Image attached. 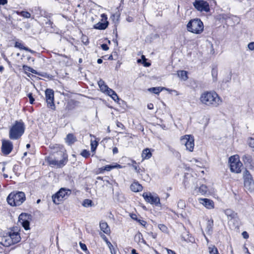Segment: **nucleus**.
<instances>
[{
    "instance_id": "obj_45",
    "label": "nucleus",
    "mask_w": 254,
    "mask_h": 254,
    "mask_svg": "<svg viewBox=\"0 0 254 254\" xmlns=\"http://www.w3.org/2000/svg\"><path fill=\"white\" fill-rule=\"evenodd\" d=\"M111 18L115 22H116V21H118L119 19V15H116L115 14H113L111 17Z\"/></svg>"
},
{
    "instance_id": "obj_55",
    "label": "nucleus",
    "mask_w": 254,
    "mask_h": 254,
    "mask_svg": "<svg viewBox=\"0 0 254 254\" xmlns=\"http://www.w3.org/2000/svg\"><path fill=\"white\" fill-rule=\"evenodd\" d=\"M7 0H0V5H4L7 3Z\"/></svg>"
},
{
    "instance_id": "obj_56",
    "label": "nucleus",
    "mask_w": 254,
    "mask_h": 254,
    "mask_svg": "<svg viewBox=\"0 0 254 254\" xmlns=\"http://www.w3.org/2000/svg\"><path fill=\"white\" fill-rule=\"evenodd\" d=\"M242 236L245 239H248L249 238V234L245 231L242 233Z\"/></svg>"
},
{
    "instance_id": "obj_1",
    "label": "nucleus",
    "mask_w": 254,
    "mask_h": 254,
    "mask_svg": "<svg viewBox=\"0 0 254 254\" xmlns=\"http://www.w3.org/2000/svg\"><path fill=\"white\" fill-rule=\"evenodd\" d=\"M200 103L208 107H217L221 104L222 100L215 91H205L199 97Z\"/></svg>"
},
{
    "instance_id": "obj_62",
    "label": "nucleus",
    "mask_w": 254,
    "mask_h": 254,
    "mask_svg": "<svg viewBox=\"0 0 254 254\" xmlns=\"http://www.w3.org/2000/svg\"><path fill=\"white\" fill-rule=\"evenodd\" d=\"M147 107L149 109L151 110L153 108V105L151 103L149 104L147 106Z\"/></svg>"
},
{
    "instance_id": "obj_38",
    "label": "nucleus",
    "mask_w": 254,
    "mask_h": 254,
    "mask_svg": "<svg viewBox=\"0 0 254 254\" xmlns=\"http://www.w3.org/2000/svg\"><path fill=\"white\" fill-rule=\"evenodd\" d=\"M213 220H208L207 221V229L208 230V231H211V229L212 228V226H213Z\"/></svg>"
},
{
    "instance_id": "obj_23",
    "label": "nucleus",
    "mask_w": 254,
    "mask_h": 254,
    "mask_svg": "<svg viewBox=\"0 0 254 254\" xmlns=\"http://www.w3.org/2000/svg\"><path fill=\"white\" fill-rule=\"evenodd\" d=\"M130 216L132 219L136 221L141 226H142L143 227L145 226V225L146 224V221H145L144 220H143L140 218H138L137 216L135 214H130Z\"/></svg>"
},
{
    "instance_id": "obj_53",
    "label": "nucleus",
    "mask_w": 254,
    "mask_h": 254,
    "mask_svg": "<svg viewBox=\"0 0 254 254\" xmlns=\"http://www.w3.org/2000/svg\"><path fill=\"white\" fill-rule=\"evenodd\" d=\"M101 47H102V49L104 50V51H107L109 49V47H108V46L105 44H102L101 45Z\"/></svg>"
},
{
    "instance_id": "obj_47",
    "label": "nucleus",
    "mask_w": 254,
    "mask_h": 254,
    "mask_svg": "<svg viewBox=\"0 0 254 254\" xmlns=\"http://www.w3.org/2000/svg\"><path fill=\"white\" fill-rule=\"evenodd\" d=\"M248 47L251 51L254 50V42L250 43L248 45Z\"/></svg>"
},
{
    "instance_id": "obj_52",
    "label": "nucleus",
    "mask_w": 254,
    "mask_h": 254,
    "mask_svg": "<svg viewBox=\"0 0 254 254\" xmlns=\"http://www.w3.org/2000/svg\"><path fill=\"white\" fill-rule=\"evenodd\" d=\"M166 90H167V91H168L169 92H174L175 93H176V94L177 95H179V94L178 93V91H177L176 90H171V89H167L166 88Z\"/></svg>"
},
{
    "instance_id": "obj_34",
    "label": "nucleus",
    "mask_w": 254,
    "mask_h": 254,
    "mask_svg": "<svg viewBox=\"0 0 254 254\" xmlns=\"http://www.w3.org/2000/svg\"><path fill=\"white\" fill-rule=\"evenodd\" d=\"M23 228L26 230L29 229V222L28 220L25 221H22V222L20 223Z\"/></svg>"
},
{
    "instance_id": "obj_2",
    "label": "nucleus",
    "mask_w": 254,
    "mask_h": 254,
    "mask_svg": "<svg viewBox=\"0 0 254 254\" xmlns=\"http://www.w3.org/2000/svg\"><path fill=\"white\" fill-rule=\"evenodd\" d=\"M59 156L53 157L49 156L46 158V160L49 165L57 168H62L67 163L68 158L67 155L63 152H60L58 154Z\"/></svg>"
},
{
    "instance_id": "obj_17",
    "label": "nucleus",
    "mask_w": 254,
    "mask_h": 254,
    "mask_svg": "<svg viewBox=\"0 0 254 254\" xmlns=\"http://www.w3.org/2000/svg\"><path fill=\"white\" fill-rule=\"evenodd\" d=\"M199 202L208 209H212L214 207V203L212 200L207 198L199 199Z\"/></svg>"
},
{
    "instance_id": "obj_33",
    "label": "nucleus",
    "mask_w": 254,
    "mask_h": 254,
    "mask_svg": "<svg viewBox=\"0 0 254 254\" xmlns=\"http://www.w3.org/2000/svg\"><path fill=\"white\" fill-rule=\"evenodd\" d=\"M107 245L110 250L111 254H116V250L110 242H107Z\"/></svg>"
},
{
    "instance_id": "obj_13",
    "label": "nucleus",
    "mask_w": 254,
    "mask_h": 254,
    "mask_svg": "<svg viewBox=\"0 0 254 254\" xmlns=\"http://www.w3.org/2000/svg\"><path fill=\"white\" fill-rule=\"evenodd\" d=\"M102 17L101 21L99 22L94 25V28L97 29L104 30L108 26L109 22L107 21V16L105 14H102L101 15Z\"/></svg>"
},
{
    "instance_id": "obj_39",
    "label": "nucleus",
    "mask_w": 254,
    "mask_h": 254,
    "mask_svg": "<svg viewBox=\"0 0 254 254\" xmlns=\"http://www.w3.org/2000/svg\"><path fill=\"white\" fill-rule=\"evenodd\" d=\"M81 155L85 157V158H87L89 157V155H90V153H89V151H87L86 150H83L81 153Z\"/></svg>"
},
{
    "instance_id": "obj_44",
    "label": "nucleus",
    "mask_w": 254,
    "mask_h": 254,
    "mask_svg": "<svg viewBox=\"0 0 254 254\" xmlns=\"http://www.w3.org/2000/svg\"><path fill=\"white\" fill-rule=\"evenodd\" d=\"M212 75L213 77V80L214 81H216L217 76V71L214 69H213L212 70Z\"/></svg>"
},
{
    "instance_id": "obj_43",
    "label": "nucleus",
    "mask_w": 254,
    "mask_h": 254,
    "mask_svg": "<svg viewBox=\"0 0 254 254\" xmlns=\"http://www.w3.org/2000/svg\"><path fill=\"white\" fill-rule=\"evenodd\" d=\"M15 47L23 50H24V48H25V47H24L21 43L18 42H15Z\"/></svg>"
},
{
    "instance_id": "obj_64",
    "label": "nucleus",
    "mask_w": 254,
    "mask_h": 254,
    "mask_svg": "<svg viewBox=\"0 0 254 254\" xmlns=\"http://www.w3.org/2000/svg\"><path fill=\"white\" fill-rule=\"evenodd\" d=\"M131 254H138L136 252V250L135 249H132L131 250Z\"/></svg>"
},
{
    "instance_id": "obj_49",
    "label": "nucleus",
    "mask_w": 254,
    "mask_h": 254,
    "mask_svg": "<svg viewBox=\"0 0 254 254\" xmlns=\"http://www.w3.org/2000/svg\"><path fill=\"white\" fill-rule=\"evenodd\" d=\"M116 125L118 127H120V128H122V129H125V127L122 123H121L119 122H117Z\"/></svg>"
},
{
    "instance_id": "obj_18",
    "label": "nucleus",
    "mask_w": 254,
    "mask_h": 254,
    "mask_svg": "<svg viewBox=\"0 0 254 254\" xmlns=\"http://www.w3.org/2000/svg\"><path fill=\"white\" fill-rule=\"evenodd\" d=\"M8 233L11 238V240L12 242H13V244H16L20 241L21 237L18 232H10Z\"/></svg>"
},
{
    "instance_id": "obj_46",
    "label": "nucleus",
    "mask_w": 254,
    "mask_h": 254,
    "mask_svg": "<svg viewBox=\"0 0 254 254\" xmlns=\"http://www.w3.org/2000/svg\"><path fill=\"white\" fill-rule=\"evenodd\" d=\"M115 102H118L119 100V98L116 93H115L110 96Z\"/></svg>"
},
{
    "instance_id": "obj_8",
    "label": "nucleus",
    "mask_w": 254,
    "mask_h": 254,
    "mask_svg": "<svg viewBox=\"0 0 254 254\" xmlns=\"http://www.w3.org/2000/svg\"><path fill=\"white\" fill-rule=\"evenodd\" d=\"M180 142L182 145L186 146V149L192 152L194 148V137L191 135H185L181 137Z\"/></svg>"
},
{
    "instance_id": "obj_28",
    "label": "nucleus",
    "mask_w": 254,
    "mask_h": 254,
    "mask_svg": "<svg viewBox=\"0 0 254 254\" xmlns=\"http://www.w3.org/2000/svg\"><path fill=\"white\" fill-rule=\"evenodd\" d=\"M16 14L18 15H20L22 16V17L26 18H29L31 17V13L28 11H14Z\"/></svg>"
},
{
    "instance_id": "obj_41",
    "label": "nucleus",
    "mask_w": 254,
    "mask_h": 254,
    "mask_svg": "<svg viewBox=\"0 0 254 254\" xmlns=\"http://www.w3.org/2000/svg\"><path fill=\"white\" fill-rule=\"evenodd\" d=\"M114 169V167H113V166H111V165H106V166L101 168L102 170L107 171H109L111 169Z\"/></svg>"
},
{
    "instance_id": "obj_36",
    "label": "nucleus",
    "mask_w": 254,
    "mask_h": 254,
    "mask_svg": "<svg viewBox=\"0 0 254 254\" xmlns=\"http://www.w3.org/2000/svg\"><path fill=\"white\" fill-rule=\"evenodd\" d=\"M225 213L228 216H230L231 218H233L235 216V214L231 209H227L225 210Z\"/></svg>"
},
{
    "instance_id": "obj_30",
    "label": "nucleus",
    "mask_w": 254,
    "mask_h": 254,
    "mask_svg": "<svg viewBox=\"0 0 254 254\" xmlns=\"http://www.w3.org/2000/svg\"><path fill=\"white\" fill-rule=\"evenodd\" d=\"M29 215L26 213H21L18 217L19 223L22 222V221H25L28 220Z\"/></svg>"
},
{
    "instance_id": "obj_35",
    "label": "nucleus",
    "mask_w": 254,
    "mask_h": 254,
    "mask_svg": "<svg viewBox=\"0 0 254 254\" xmlns=\"http://www.w3.org/2000/svg\"><path fill=\"white\" fill-rule=\"evenodd\" d=\"M92 202L91 200L86 199L83 201L82 205L84 207H89L91 206Z\"/></svg>"
},
{
    "instance_id": "obj_27",
    "label": "nucleus",
    "mask_w": 254,
    "mask_h": 254,
    "mask_svg": "<svg viewBox=\"0 0 254 254\" xmlns=\"http://www.w3.org/2000/svg\"><path fill=\"white\" fill-rule=\"evenodd\" d=\"M98 85L100 88V90L103 92H105L106 90H107V89H108V87L107 85L105 84L104 81L102 80V79H100L98 82Z\"/></svg>"
},
{
    "instance_id": "obj_25",
    "label": "nucleus",
    "mask_w": 254,
    "mask_h": 254,
    "mask_svg": "<svg viewBox=\"0 0 254 254\" xmlns=\"http://www.w3.org/2000/svg\"><path fill=\"white\" fill-rule=\"evenodd\" d=\"M76 141V138L72 134H68L66 138V142L69 145L73 143Z\"/></svg>"
},
{
    "instance_id": "obj_48",
    "label": "nucleus",
    "mask_w": 254,
    "mask_h": 254,
    "mask_svg": "<svg viewBox=\"0 0 254 254\" xmlns=\"http://www.w3.org/2000/svg\"><path fill=\"white\" fill-rule=\"evenodd\" d=\"M28 97H29V100H30V103L31 104H33L34 101V98L32 97V93H29V94H28Z\"/></svg>"
},
{
    "instance_id": "obj_3",
    "label": "nucleus",
    "mask_w": 254,
    "mask_h": 254,
    "mask_svg": "<svg viewBox=\"0 0 254 254\" xmlns=\"http://www.w3.org/2000/svg\"><path fill=\"white\" fill-rule=\"evenodd\" d=\"M26 199L25 193L22 191H14L9 194L6 200L7 203L12 206H19Z\"/></svg>"
},
{
    "instance_id": "obj_31",
    "label": "nucleus",
    "mask_w": 254,
    "mask_h": 254,
    "mask_svg": "<svg viewBox=\"0 0 254 254\" xmlns=\"http://www.w3.org/2000/svg\"><path fill=\"white\" fill-rule=\"evenodd\" d=\"M135 239L138 242H141L144 244H146V242L142 238V235L141 233L138 232L135 236Z\"/></svg>"
},
{
    "instance_id": "obj_4",
    "label": "nucleus",
    "mask_w": 254,
    "mask_h": 254,
    "mask_svg": "<svg viewBox=\"0 0 254 254\" xmlns=\"http://www.w3.org/2000/svg\"><path fill=\"white\" fill-rule=\"evenodd\" d=\"M24 124L22 121H16L9 129V137L11 139H17L24 133Z\"/></svg>"
},
{
    "instance_id": "obj_51",
    "label": "nucleus",
    "mask_w": 254,
    "mask_h": 254,
    "mask_svg": "<svg viewBox=\"0 0 254 254\" xmlns=\"http://www.w3.org/2000/svg\"><path fill=\"white\" fill-rule=\"evenodd\" d=\"M23 69L25 71H29L30 72V70H31V67H29V66H28L27 65H24L23 66Z\"/></svg>"
},
{
    "instance_id": "obj_40",
    "label": "nucleus",
    "mask_w": 254,
    "mask_h": 254,
    "mask_svg": "<svg viewBox=\"0 0 254 254\" xmlns=\"http://www.w3.org/2000/svg\"><path fill=\"white\" fill-rule=\"evenodd\" d=\"M178 206L183 209L185 207V202L182 200H179L178 203Z\"/></svg>"
},
{
    "instance_id": "obj_29",
    "label": "nucleus",
    "mask_w": 254,
    "mask_h": 254,
    "mask_svg": "<svg viewBox=\"0 0 254 254\" xmlns=\"http://www.w3.org/2000/svg\"><path fill=\"white\" fill-rule=\"evenodd\" d=\"M242 159L245 164H250L252 161V157L249 154L244 155L242 157Z\"/></svg>"
},
{
    "instance_id": "obj_5",
    "label": "nucleus",
    "mask_w": 254,
    "mask_h": 254,
    "mask_svg": "<svg viewBox=\"0 0 254 254\" xmlns=\"http://www.w3.org/2000/svg\"><path fill=\"white\" fill-rule=\"evenodd\" d=\"M187 28L188 31L191 33L200 34L203 31L204 25L200 19L196 18L191 19L188 22Z\"/></svg>"
},
{
    "instance_id": "obj_9",
    "label": "nucleus",
    "mask_w": 254,
    "mask_h": 254,
    "mask_svg": "<svg viewBox=\"0 0 254 254\" xmlns=\"http://www.w3.org/2000/svg\"><path fill=\"white\" fill-rule=\"evenodd\" d=\"M193 5L198 11L208 12L209 11V5L207 2L202 0H196Z\"/></svg>"
},
{
    "instance_id": "obj_20",
    "label": "nucleus",
    "mask_w": 254,
    "mask_h": 254,
    "mask_svg": "<svg viewBox=\"0 0 254 254\" xmlns=\"http://www.w3.org/2000/svg\"><path fill=\"white\" fill-rule=\"evenodd\" d=\"M100 228L101 231L106 234L110 233V229L108 224L105 222L101 221L100 223Z\"/></svg>"
},
{
    "instance_id": "obj_14",
    "label": "nucleus",
    "mask_w": 254,
    "mask_h": 254,
    "mask_svg": "<svg viewBox=\"0 0 254 254\" xmlns=\"http://www.w3.org/2000/svg\"><path fill=\"white\" fill-rule=\"evenodd\" d=\"M13 145L11 141L9 140H3L2 142L1 150L4 154L7 155L10 153L12 149Z\"/></svg>"
},
{
    "instance_id": "obj_7",
    "label": "nucleus",
    "mask_w": 254,
    "mask_h": 254,
    "mask_svg": "<svg viewBox=\"0 0 254 254\" xmlns=\"http://www.w3.org/2000/svg\"><path fill=\"white\" fill-rule=\"evenodd\" d=\"M71 193V190L65 188H61L58 192L52 196L53 202L56 204H60Z\"/></svg>"
},
{
    "instance_id": "obj_26",
    "label": "nucleus",
    "mask_w": 254,
    "mask_h": 254,
    "mask_svg": "<svg viewBox=\"0 0 254 254\" xmlns=\"http://www.w3.org/2000/svg\"><path fill=\"white\" fill-rule=\"evenodd\" d=\"M178 76L182 80L186 81L188 79L187 72L185 70H181L178 72Z\"/></svg>"
},
{
    "instance_id": "obj_54",
    "label": "nucleus",
    "mask_w": 254,
    "mask_h": 254,
    "mask_svg": "<svg viewBox=\"0 0 254 254\" xmlns=\"http://www.w3.org/2000/svg\"><path fill=\"white\" fill-rule=\"evenodd\" d=\"M101 238H102V239H103V240L106 242V244H107V242H110L108 241V240L107 238L106 237V236L105 235H104V234H101Z\"/></svg>"
},
{
    "instance_id": "obj_59",
    "label": "nucleus",
    "mask_w": 254,
    "mask_h": 254,
    "mask_svg": "<svg viewBox=\"0 0 254 254\" xmlns=\"http://www.w3.org/2000/svg\"><path fill=\"white\" fill-rule=\"evenodd\" d=\"M114 169V168H123V166L119 164H116V165H113Z\"/></svg>"
},
{
    "instance_id": "obj_42",
    "label": "nucleus",
    "mask_w": 254,
    "mask_h": 254,
    "mask_svg": "<svg viewBox=\"0 0 254 254\" xmlns=\"http://www.w3.org/2000/svg\"><path fill=\"white\" fill-rule=\"evenodd\" d=\"M105 92L110 96H112L113 94L116 93L114 90L109 87L107 90H106Z\"/></svg>"
},
{
    "instance_id": "obj_32",
    "label": "nucleus",
    "mask_w": 254,
    "mask_h": 254,
    "mask_svg": "<svg viewBox=\"0 0 254 254\" xmlns=\"http://www.w3.org/2000/svg\"><path fill=\"white\" fill-rule=\"evenodd\" d=\"M208 252L209 254H219L217 249L214 245L208 247Z\"/></svg>"
},
{
    "instance_id": "obj_63",
    "label": "nucleus",
    "mask_w": 254,
    "mask_h": 254,
    "mask_svg": "<svg viewBox=\"0 0 254 254\" xmlns=\"http://www.w3.org/2000/svg\"><path fill=\"white\" fill-rule=\"evenodd\" d=\"M160 228L162 229L163 231H165L166 229V227H165V226L163 225H161Z\"/></svg>"
},
{
    "instance_id": "obj_50",
    "label": "nucleus",
    "mask_w": 254,
    "mask_h": 254,
    "mask_svg": "<svg viewBox=\"0 0 254 254\" xmlns=\"http://www.w3.org/2000/svg\"><path fill=\"white\" fill-rule=\"evenodd\" d=\"M80 248L81 249L83 250V251H86L87 250V247H86V246L84 244H83V243H80Z\"/></svg>"
},
{
    "instance_id": "obj_11",
    "label": "nucleus",
    "mask_w": 254,
    "mask_h": 254,
    "mask_svg": "<svg viewBox=\"0 0 254 254\" xmlns=\"http://www.w3.org/2000/svg\"><path fill=\"white\" fill-rule=\"evenodd\" d=\"M142 196L146 202L150 204L158 205L160 203V198L157 195H152L150 192H145Z\"/></svg>"
},
{
    "instance_id": "obj_6",
    "label": "nucleus",
    "mask_w": 254,
    "mask_h": 254,
    "mask_svg": "<svg viewBox=\"0 0 254 254\" xmlns=\"http://www.w3.org/2000/svg\"><path fill=\"white\" fill-rule=\"evenodd\" d=\"M229 163L232 172L240 173L241 172L243 164L240 160L239 155H235L231 156L229 158Z\"/></svg>"
},
{
    "instance_id": "obj_60",
    "label": "nucleus",
    "mask_w": 254,
    "mask_h": 254,
    "mask_svg": "<svg viewBox=\"0 0 254 254\" xmlns=\"http://www.w3.org/2000/svg\"><path fill=\"white\" fill-rule=\"evenodd\" d=\"M118 152V149L117 147H114L113 149V154H116V153H117Z\"/></svg>"
},
{
    "instance_id": "obj_10",
    "label": "nucleus",
    "mask_w": 254,
    "mask_h": 254,
    "mask_svg": "<svg viewBox=\"0 0 254 254\" xmlns=\"http://www.w3.org/2000/svg\"><path fill=\"white\" fill-rule=\"evenodd\" d=\"M46 100L48 107L54 109L55 108L54 101V91L52 89H47L45 91Z\"/></svg>"
},
{
    "instance_id": "obj_12",
    "label": "nucleus",
    "mask_w": 254,
    "mask_h": 254,
    "mask_svg": "<svg viewBox=\"0 0 254 254\" xmlns=\"http://www.w3.org/2000/svg\"><path fill=\"white\" fill-rule=\"evenodd\" d=\"M244 187L247 191L250 192L254 191V181L249 174L244 178Z\"/></svg>"
},
{
    "instance_id": "obj_24",
    "label": "nucleus",
    "mask_w": 254,
    "mask_h": 254,
    "mask_svg": "<svg viewBox=\"0 0 254 254\" xmlns=\"http://www.w3.org/2000/svg\"><path fill=\"white\" fill-rule=\"evenodd\" d=\"M164 89H166L165 87H151L148 89L149 91L150 92L154 93L156 94H159L160 92L164 90Z\"/></svg>"
},
{
    "instance_id": "obj_57",
    "label": "nucleus",
    "mask_w": 254,
    "mask_h": 254,
    "mask_svg": "<svg viewBox=\"0 0 254 254\" xmlns=\"http://www.w3.org/2000/svg\"><path fill=\"white\" fill-rule=\"evenodd\" d=\"M168 254H176V253L173 251L172 250H169L168 249H166Z\"/></svg>"
},
{
    "instance_id": "obj_21",
    "label": "nucleus",
    "mask_w": 254,
    "mask_h": 254,
    "mask_svg": "<svg viewBox=\"0 0 254 254\" xmlns=\"http://www.w3.org/2000/svg\"><path fill=\"white\" fill-rule=\"evenodd\" d=\"M90 136L92 138L90 140L91 150L92 152H94L98 146V143L95 136L92 134H90Z\"/></svg>"
},
{
    "instance_id": "obj_16",
    "label": "nucleus",
    "mask_w": 254,
    "mask_h": 254,
    "mask_svg": "<svg viewBox=\"0 0 254 254\" xmlns=\"http://www.w3.org/2000/svg\"><path fill=\"white\" fill-rule=\"evenodd\" d=\"M0 243L5 247H8L10 245H14L9 233L1 238Z\"/></svg>"
},
{
    "instance_id": "obj_61",
    "label": "nucleus",
    "mask_w": 254,
    "mask_h": 254,
    "mask_svg": "<svg viewBox=\"0 0 254 254\" xmlns=\"http://www.w3.org/2000/svg\"><path fill=\"white\" fill-rule=\"evenodd\" d=\"M143 64L145 66L148 67L150 65V64L149 63H146V61L143 62Z\"/></svg>"
},
{
    "instance_id": "obj_15",
    "label": "nucleus",
    "mask_w": 254,
    "mask_h": 254,
    "mask_svg": "<svg viewBox=\"0 0 254 254\" xmlns=\"http://www.w3.org/2000/svg\"><path fill=\"white\" fill-rule=\"evenodd\" d=\"M207 191V188L205 185H202L199 188L194 187L193 190V194L198 195L201 194L202 195L205 194Z\"/></svg>"
},
{
    "instance_id": "obj_19",
    "label": "nucleus",
    "mask_w": 254,
    "mask_h": 254,
    "mask_svg": "<svg viewBox=\"0 0 254 254\" xmlns=\"http://www.w3.org/2000/svg\"><path fill=\"white\" fill-rule=\"evenodd\" d=\"M130 188L132 191L135 192L141 191L143 189L142 186L136 182L132 183L130 186Z\"/></svg>"
},
{
    "instance_id": "obj_58",
    "label": "nucleus",
    "mask_w": 254,
    "mask_h": 254,
    "mask_svg": "<svg viewBox=\"0 0 254 254\" xmlns=\"http://www.w3.org/2000/svg\"><path fill=\"white\" fill-rule=\"evenodd\" d=\"M24 50L28 51V52L32 53V54L35 53L34 51H33V50H31V49H29V48H28L27 47H25V48H24Z\"/></svg>"
},
{
    "instance_id": "obj_22",
    "label": "nucleus",
    "mask_w": 254,
    "mask_h": 254,
    "mask_svg": "<svg viewBox=\"0 0 254 254\" xmlns=\"http://www.w3.org/2000/svg\"><path fill=\"white\" fill-rule=\"evenodd\" d=\"M151 156L152 153L149 148H145L143 150L141 154V157L143 160L145 159H149L151 157Z\"/></svg>"
},
{
    "instance_id": "obj_37",
    "label": "nucleus",
    "mask_w": 254,
    "mask_h": 254,
    "mask_svg": "<svg viewBox=\"0 0 254 254\" xmlns=\"http://www.w3.org/2000/svg\"><path fill=\"white\" fill-rule=\"evenodd\" d=\"M248 144L250 147L253 148L254 150V138L251 137L248 139Z\"/></svg>"
}]
</instances>
